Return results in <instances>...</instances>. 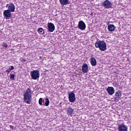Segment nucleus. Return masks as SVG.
Wrapping results in <instances>:
<instances>
[{"mask_svg":"<svg viewBox=\"0 0 131 131\" xmlns=\"http://www.w3.org/2000/svg\"><path fill=\"white\" fill-rule=\"evenodd\" d=\"M32 91L30 89L28 88L24 94V102L27 104H30L31 103V94Z\"/></svg>","mask_w":131,"mask_h":131,"instance_id":"nucleus-1","label":"nucleus"},{"mask_svg":"<svg viewBox=\"0 0 131 131\" xmlns=\"http://www.w3.org/2000/svg\"><path fill=\"white\" fill-rule=\"evenodd\" d=\"M95 47L99 48V50L102 51H106L107 45L104 41L98 40L95 42Z\"/></svg>","mask_w":131,"mask_h":131,"instance_id":"nucleus-2","label":"nucleus"},{"mask_svg":"<svg viewBox=\"0 0 131 131\" xmlns=\"http://www.w3.org/2000/svg\"><path fill=\"white\" fill-rule=\"evenodd\" d=\"M30 75L32 79L36 80V79H38V78H39L40 74L39 73V71L38 70H33L32 71H31Z\"/></svg>","mask_w":131,"mask_h":131,"instance_id":"nucleus-3","label":"nucleus"},{"mask_svg":"<svg viewBox=\"0 0 131 131\" xmlns=\"http://www.w3.org/2000/svg\"><path fill=\"white\" fill-rule=\"evenodd\" d=\"M112 6V3L109 0H105L102 3V7H103L104 9H111Z\"/></svg>","mask_w":131,"mask_h":131,"instance_id":"nucleus-4","label":"nucleus"},{"mask_svg":"<svg viewBox=\"0 0 131 131\" xmlns=\"http://www.w3.org/2000/svg\"><path fill=\"white\" fill-rule=\"evenodd\" d=\"M128 127L127 125L123 123L119 124L118 125V131H128Z\"/></svg>","mask_w":131,"mask_h":131,"instance_id":"nucleus-5","label":"nucleus"},{"mask_svg":"<svg viewBox=\"0 0 131 131\" xmlns=\"http://www.w3.org/2000/svg\"><path fill=\"white\" fill-rule=\"evenodd\" d=\"M76 100L75 94L74 92H72L69 94V101L70 103H74Z\"/></svg>","mask_w":131,"mask_h":131,"instance_id":"nucleus-6","label":"nucleus"},{"mask_svg":"<svg viewBox=\"0 0 131 131\" xmlns=\"http://www.w3.org/2000/svg\"><path fill=\"white\" fill-rule=\"evenodd\" d=\"M6 8H8V10L11 12H15V5L14 3H10L9 4L6 5Z\"/></svg>","mask_w":131,"mask_h":131,"instance_id":"nucleus-7","label":"nucleus"},{"mask_svg":"<svg viewBox=\"0 0 131 131\" xmlns=\"http://www.w3.org/2000/svg\"><path fill=\"white\" fill-rule=\"evenodd\" d=\"M78 27L80 30H85L86 28V26L85 25V23L82 20H80L79 21L78 24Z\"/></svg>","mask_w":131,"mask_h":131,"instance_id":"nucleus-8","label":"nucleus"},{"mask_svg":"<svg viewBox=\"0 0 131 131\" xmlns=\"http://www.w3.org/2000/svg\"><path fill=\"white\" fill-rule=\"evenodd\" d=\"M67 114L68 116H70V117H72L73 116V112H74V110L73 109L71 106H69V107L66 108Z\"/></svg>","mask_w":131,"mask_h":131,"instance_id":"nucleus-9","label":"nucleus"},{"mask_svg":"<svg viewBox=\"0 0 131 131\" xmlns=\"http://www.w3.org/2000/svg\"><path fill=\"white\" fill-rule=\"evenodd\" d=\"M48 29L49 32H54L55 31V25L52 23L48 24Z\"/></svg>","mask_w":131,"mask_h":131,"instance_id":"nucleus-10","label":"nucleus"},{"mask_svg":"<svg viewBox=\"0 0 131 131\" xmlns=\"http://www.w3.org/2000/svg\"><path fill=\"white\" fill-rule=\"evenodd\" d=\"M121 97V92L120 91H118L116 92L115 95V100L116 102H118L119 101V99Z\"/></svg>","mask_w":131,"mask_h":131,"instance_id":"nucleus-11","label":"nucleus"},{"mask_svg":"<svg viewBox=\"0 0 131 131\" xmlns=\"http://www.w3.org/2000/svg\"><path fill=\"white\" fill-rule=\"evenodd\" d=\"M12 12L10 11V10H5L3 12V14L5 17H6V19H10L11 16H12Z\"/></svg>","mask_w":131,"mask_h":131,"instance_id":"nucleus-12","label":"nucleus"},{"mask_svg":"<svg viewBox=\"0 0 131 131\" xmlns=\"http://www.w3.org/2000/svg\"><path fill=\"white\" fill-rule=\"evenodd\" d=\"M82 71L83 73H88L89 71V67H88V64L86 63L83 64L82 66Z\"/></svg>","mask_w":131,"mask_h":131,"instance_id":"nucleus-13","label":"nucleus"},{"mask_svg":"<svg viewBox=\"0 0 131 131\" xmlns=\"http://www.w3.org/2000/svg\"><path fill=\"white\" fill-rule=\"evenodd\" d=\"M107 91L110 96H112V95L115 93V90L113 87H108Z\"/></svg>","mask_w":131,"mask_h":131,"instance_id":"nucleus-14","label":"nucleus"},{"mask_svg":"<svg viewBox=\"0 0 131 131\" xmlns=\"http://www.w3.org/2000/svg\"><path fill=\"white\" fill-rule=\"evenodd\" d=\"M115 28H116V27L115 26H114V25H109L107 27V29L108 30V31H114V30H115Z\"/></svg>","mask_w":131,"mask_h":131,"instance_id":"nucleus-15","label":"nucleus"},{"mask_svg":"<svg viewBox=\"0 0 131 131\" xmlns=\"http://www.w3.org/2000/svg\"><path fill=\"white\" fill-rule=\"evenodd\" d=\"M59 2L62 6H66V5H69V0H59Z\"/></svg>","mask_w":131,"mask_h":131,"instance_id":"nucleus-16","label":"nucleus"},{"mask_svg":"<svg viewBox=\"0 0 131 131\" xmlns=\"http://www.w3.org/2000/svg\"><path fill=\"white\" fill-rule=\"evenodd\" d=\"M91 63L92 66H96V65H97V60L95 57H91Z\"/></svg>","mask_w":131,"mask_h":131,"instance_id":"nucleus-17","label":"nucleus"},{"mask_svg":"<svg viewBox=\"0 0 131 131\" xmlns=\"http://www.w3.org/2000/svg\"><path fill=\"white\" fill-rule=\"evenodd\" d=\"M45 106H48L49 105H50V100H49V98H47L45 99Z\"/></svg>","mask_w":131,"mask_h":131,"instance_id":"nucleus-18","label":"nucleus"},{"mask_svg":"<svg viewBox=\"0 0 131 131\" xmlns=\"http://www.w3.org/2000/svg\"><path fill=\"white\" fill-rule=\"evenodd\" d=\"M2 47H4V48H8V44H7V43L4 42L2 43Z\"/></svg>","mask_w":131,"mask_h":131,"instance_id":"nucleus-19","label":"nucleus"},{"mask_svg":"<svg viewBox=\"0 0 131 131\" xmlns=\"http://www.w3.org/2000/svg\"><path fill=\"white\" fill-rule=\"evenodd\" d=\"M10 79H12V80H15V75H10Z\"/></svg>","mask_w":131,"mask_h":131,"instance_id":"nucleus-20","label":"nucleus"},{"mask_svg":"<svg viewBox=\"0 0 131 131\" xmlns=\"http://www.w3.org/2000/svg\"><path fill=\"white\" fill-rule=\"evenodd\" d=\"M43 30V29H42V28H40L38 29V33H41V32H42Z\"/></svg>","mask_w":131,"mask_h":131,"instance_id":"nucleus-21","label":"nucleus"},{"mask_svg":"<svg viewBox=\"0 0 131 131\" xmlns=\"http://www.w3.org/2000/svg\"><path fill=\"white\" fill-rule=\"evenodd\" d=\"M39 105H40L41 106L42 105V98H40L39 99V102H38Z\"/></svg>","mask_w":131,"mask_h":131,"instance_id":"nucleus-22","label":"nucleus"},{"mask_svg":"<svg viewBox=\"0 0 131 131\" xmlns=\"http://www.w3.org/2000/svg\"><path fill=\"white\" fill-rule=\"evenodd\" d=\"M14 67L13 66H11L10 68H9V69H10V70H14Z\"/></svg>","mask_w":131,"mask_h":131,"instance_id":"nucleus-23","label":"nucleus"},{"mask_svg":"<svg viewBox=\"0 0 131 131\" xmlns=\"http://www.w3.org/2000/svg\"><path fill=\"white\" fill-rule=\"evenodd\" d=\"M114 84L115 85V86H118V83L116 82H114Z\"/></svg>","mask_w":131,"mask_h":131,"instance_id":"nucleus-24","label":"nucleus"},{"mask_svg":"<svg viewBox=\"0 0 131 131\" xmlns=\"http://www.w3.org/2000/svg\"><path fill=\"white\" fill-rule=\"evenodd\" d=\"M6 72H8V73L11 72V69H8V70H7L6 71Z\"/></svg>","mask_w":131,"mask_h":131,"instance_id":"nucleus-25","label":"nucleus"},{"mask_svg":"<svg viewBox=\"0 0 131 131\" xmlns=\"http://www.w3.org/2000/svg\"><path fill=\"white\" fill-rule=\"evenodd\" d=\"M10 128H12V129H14V126L11 125L9 126Z\"/></svg>","mask_w":131,"mask_h":131,"instance_id":"nucleus-26","label":"nucleus"}]
</instances>
